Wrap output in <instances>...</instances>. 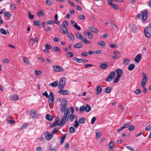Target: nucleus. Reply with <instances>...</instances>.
I'll use <instances>...</instances> for the list:
<instances>
[{
	"instance_id": "nucleus-35",
	"label": "nucleus",
	"mask_w": 151,
	"mask_h": 151,
	"mask_svg": "<svg viewBox=\"0 0 151 151\" xmlns=\"http://www.w3.org/2000/svg\"><path fill=\"white\" fill-rule=\"evenodd\" d=\"M121 77H120V76H116L115 78V79H114V83H117L118 82L119 79Z\"/></svg>"
},
{
	"instance_id": "nucleus-10",
	"label": "nucleus",
	"mask_w": 151,
	"mask_h": 151,
	"mask_svg": "<svg viewBox=\"0 0 151 151\" xmlns=\"http://www.w3.org/2000/svg\"><path fill=\"white\" fill-rule=\"evenodd\" d=\"M144 32L146 37L147 38H149L151 36V34L148 32V28L146 27L144 29Z\"/></svg>"
},
{
	"instance_id": "nucleus-47",
	"label": "nucleus",
	"mask_w": 151,
	"mask_h": 151,
	"mask_svg": "<svg viewBox=\"0 0 151 151\" xmlns=\"http://www.w3.org/2000/svg\"><path fill=\"white\" fill-rule=\"evenodd\" d=\"M28 15L29 17V18L31 19H33L34 16L33 15H32L31 14V12L29 11L28 12Z\"/></svg>"
},
{
	"instance_id": "nucleus-46",
	"label": "nucleus",
	"mask_w": 151,
	"mask_h": 151,
	"mask_svg": "<svg viewBox=\"0 0 151 151\" xmlns=\"http://www.w3.org/2000/svg\"><path fill=\"white\" fill-rule=\"evenodd\" d=\"M73 26L78 30H81V27L78 26V25L76 23H74V24L73 25Z\"/></svg>"
},
{
	"instance_id": "nucleus-36",
	"label": "nucleus",
	"mask_w": 151,
	"mask_h": 151,
	"mask_svg": "<svg viewBox=\"0 0 151 151\" xmlns=\"http://www.w3.org/2000/svg\"><path fill=\"white\" fill-rule=\"evenodd\" d=\"M85 117H82L79 120V122L80 124H83L85 122Z\"/></svg>"
},
{
	"instance_id": "nucleus-12",
	"label": "nucleus",
	"mask_w": 151,
	"mask_h": 151,
	"mask_svg": "<svg viewBox=\"0 0 151 151\" xmlns=\"http://www.w3.org/2000/svg\"><path fill=\"white\" fill-rule=\"evenodd\" d=\"M59 91V93L62 95H65L68 94L69 93V91L68 90H63V89H60Z\"/></svg>"
},
{
	"instance_id": "nucleus-2",
	"label": "nucleus",
	"mask_w": 151,
	"mask_h": 151,
	"mask_svg": "<svg viewBox=\"0 0 151 151\" xmlns=\"http://www.w3.org/2000/svg\"><path fill=\"white\" fill-rule=\"evenodd\" d=\"M42 95L45 96L47 98H49L48 102L49 104L53 103L54 100V96L52 92H50L49 96L48 95L46 91H45L44 93H43Z\"/></svg>"
},
{
	"instance_id": "nucleus-48",
	"label": "nucleus",
	"mask_w": 151,
	"mask_h": 151,
	"mask_svg": "<svg viewBox=\"0 0 151 151\" xmlns=\"http://www.w3.org/2000/svg\"><path fill=\"white\" fill-rule=\"evenodd\" d=\"M1 32L2 34L6 35V30L3 28H1L0 29Z\"/></svg>"
},
{
	"instance_id": "nucleus-59",
	"label": "nucleus",
	"mask_w": 151,
	"mask_h": 151,
	"mask_svg": "<svg viewBox=\"0 0 151 151\" xmlns=\"http://www.w3.org/2000/svg\"><path fill=\"white\" fill-rule=\"evenodd\" d=\"M151 129V125H147L145 128V130L147 131H150Z\"/></svg>"
},
{
	"instance_id": "nucleus-29",
	"label": "nucleus",
	"mask_w": 151,
	"mask_h": 151,
	"mask_svg": "<svg viewBox=\"0 0 151 151\" xmlns=\"http://www.w3.org/2000/svg\"><path fill=\"white\" fill-rule=\"evenodd\" d=\"M129 60L127 58H125L123 60V63L124 64L126 65H128L129 63Z\"/></svg>"
},
{
	"instance_id": "nucleus-1",
	"label": "nucleus",
	"mask_w": 151,
	"mask_h": 151,
	"mask_svg": "<svg viewBox=\"0 0 151 151\" xmlns=\"http://www.w3.org/2000/svg\"><path fill=\"white\" fill-rule=\"evenodd\" d=\"M64 112V115L62 117L60 122V126L61 127L63 126L65 124L66 121L68 120L70 114V111L69 109H67L66 111Z\"/></svg>"
},
{
	"instance_id": "nucleus-45",
	"label": "nucleus",
	"mask_w": 151,
	"mask_h": 151,
	"mask_svg": "<svg viewBox=\"0 0 151 151\" xmlns=\"http://www.w3.org/2000/svg\"><path fill=\"white\" fill-rule=\"evenodd\" d=\"M59 50L60 49L59 47L57 46L53 47L52 49V51L53 52H57L59 51Z\"/></svg>"
},
{
	"instance_id": "nucleus-16",
	"label": "nucleus",
	"mask_w": 151,
	"mask_h": 151,
	"mask_svg": "<svg viewBox=\"0 0 151 151\" xmlns=\"http://www.w3.org/2000/svg\"><path fill=\"white\" fill-rule=\"evenodd\" d=\"M108 66V64L107 63L105 62L101 64L100 65V68L102 69H105Z\"/></svg>"
},
{
	"instance_id": "nucleus-40",
	"label": "nucleus",
	"mask_w": 151,
	"mask_h": 151,
	"mask_svg": "<svg viewBox=\"0 0 151 151\" xmlns=\"http://www.w3.org/2000/svg\"><path fill=\"white\" fill-rule=\"evenodd\" d=\"M75 128L73 127H70L69 129V130L70 133H74L75 132Z\"/></svg>"
},
{
	"instance_id": "nucleus-25",
	"label": "nucleus",
	"mask_w": 151,
	"mask_h": 151,
	"mask_svg": "<svg viewBox=\"0 0 151 151\" xmlns=\"http://www.w3.org/2000/svg\"><path fill=\"white\" fill-rule=\"evenodd\" d=\"M89 29H91V31L93 32L97 33L98 32V30L96 28L94 27H88Z\"/></svg>"
},
{
	"instance_id": "nucleus-38",
	"label": "nucleus",
	"mask_w": 151,
	"mask_h": 151,
	"mask_svg": "<svg viewBox=\"0 0 151 151\" xmlns=\"http://www.w3.org/2000/svg\"><path fill=\"white\" fill-rule=\"evenodd\" d=\"M68 37L70 38L72 41H73L74 40V37L71 33L68 35Z\"/></svg>"
},
{
	"instance_id": "nucleus-6",
	"label": "nucleus",
	"mask_w": 151,
	"mask_h": 151,
	"mask_svg": "<svg viewBox=\"0 0 151 151\" xmlns=\"http://www.w3.org/2000/svg\"><path fill=\"white\" fill-rule=\"evenodd\" d=\"M52 70L54 72H62L63 69L61 67L57 65H54L52 66Z\"/></svg>"
},
{
	"instance_id": "nucleus-3",
	"label": "nucleus",
	"mask_w": 151,
	"mask_h": 151,
	"mask_svg": "<svg viewBox=\"0 0 151 151\" xmlns=\"http://www.w3.org/2000/svg\"><path fill=\"white\" fill-rule=\"evenodd\" d=\"M76 37L81 41L85 44H91V42L90 41L87 40L85 37H83L82 35L80 33L77 32L76 34Z\"/></svg>"
},
{
	"instance_id": "nucleus-61",
	"label": "nucleus",
	"mask_w": 151,
	"mask_h": 151,
	"mask_svg": "<svg viewBox=\"0 0 151 151\" xmlns=\"http://www.w3.org/2000/svg\"><path fill=\"white\" fill-rule=\"evenodd\" d=\"M63 24H62L61 25H63L65 26H67L68 25V22L67 21H63Z\"/></svg>"
},
{
	"instance_id": "nucleus-50",
	"label": "nucleus",
	"mask_w": 151,
	"mask_h": 151,
	"mask_svg": "<svg viewBox=\"0 0 151 151\" xmlns=\"http://www.w3.org/2000/svg\"><path fill=\"white\" fill-rule=\"evenodd\" d=\"M75 124L73 125V126L76 128L77 127L79 126V123L78 121L77 120H76L75 121Z\"/></svg>"
},
{
	"instance_id": "nucleus-39",
	"label": "nucleus",
	"mask_w": 151,
	"mask_h": 151,
	"mask_svg": "<svg viewBox=\"0 0 151 151\" xmlns=\"http://www.w3.org/2000/svg\"><path fill=\"white\" fill-rule=\"evenodd\" d=\"M115 75V72L114 71H112L110 73L109 76H110L113 79Z\"/></svg>"
},
{
	"instance_id": "nucleus-5",
	"label": "nucleus",
	"mask_w": 151,
	"mask_h": 151,
	"mask_svg": "<svg viewBox=\"0 0 151 151\" xmlns=\"http://www.w3.org/2000/svg\"><path fill=\"white\" fill-rule=\"evenodd\" d=\"M66 79L65 78L60 79L59 83L58 88L59 89H63L65 85Z\"/></svg>"
},
{
	"instance_id": "nucleus-51",
	"label": "nucleus",
	"mask_w": 151,
	"mask_h": 151,
	"mask_svg": "<svg viewBox=\"0 0 151 151\" xmlns=\"http://www.w3.org/2000/svg\"><path fill=\"white\" fill-rule=\"evenodd\" d=\"M58 130V129L56 128H54L51 132V134L53 135L56 133Z\"/></svg>"
},
{
	"instance_id": "nucleus-43",
	"label": "nucleus",
	"mask_w": 151,
	"mask_h": 151,
	"mask_svg": "<svg viewBox=\"0 0 151 151\" xmlns=\"http://www.w3.org/2000/svg\"><path fill=\"white\" fill-rule=\"evenodd\" d=\"M142 75L143 77L142 79L147 81V77L145 73L142 72Z\"/></svg>"
},
{
	"instance_id": "nucleus-22",
	"label": "nucleus",
	"mask_w": 151,
	"mask_h": 151,
	"mask_svg": "<svg viewBox=\"0 0 151 151\" xmlns=\"http://www.w3.org/2000/svg\"><path fill=\"white\" fill-rule=\"evenodd\" d=\"M66 134H64L61 137L60 140V144L61 145L62 144L63 142L65 139L66 136Z\"/></svg>"
},
{
	"instance_id": "nucleus-57",
	"label": "nucleus",
	"mask_w": 151,
	"mask_h": 151,
	"mask_svg": "<svg viewBox=\"0 0 151 151\" xmlns=\"http://www.w3.org/2000/svg\"><path fill=\"white\" fill-rule=\"evenodd\" d=\"M46 4L48 5H51L52 4V2L49 0H46Z\"/></svg>"
},
{
	"instance_id": "nucleus-26",
	"label": "nucleus",
	"mask_w": 151,
	"mask_h": 151,
	"mask_svg": "<svg viewBox=\"0 0 151 151\" xmlns=\"http://www.w3.org/2000/svg\"><path fill=\"white\" fill-rule=\"evenodd\" d=\"M147 81L145 80L142 79V82H141V86L142 88H144L145 86V85Z\"/></svg>"
},
{
	"instance_id": "nucleus-37",
	"label": "nucleus",
	"mask_w": 151,
	"mask_h": 151,
	"mask_svg": "<svg viewBox=\"0 0 151 151\" xmlns=\"http://www.w3.org/2000/svg\"><path fill=\"white\" fill-rule=\"evenodd\" d=\"M33 24L35 26H39L41 25V22L39 20L38 21H35L34 22Z\"/></svg>"
},
{
	"instance_id": "nucleus-27",
	"label": "nucleus",
	"mask_w": 151,
	"mask_h": 151,
	"mask_svg": "<svg viewBox=\"0 0 151 151\" xmlns=\"http://www.w3.org/2000/svg\"><path fill=\"white\" fill-rule=\"evenodd\" d=\"M135 67V66L134 64H131L128 66V70L129 71H131Z\"/></svg>"
},
{
	"instance_id": "nucleus-18",
	"label": "nucleus",
	"mask_w": 151,
	"mask_h": 151,
	"mask_svg": "<svg viewBox=\"0 0 151 151\" xmlns=\"http://www.w3.org/2000/svg\"><path fill=\"white\" fill-rule=\"evenodd\" d=\"M13 118L12 116L8 117L6 119V121L9 124H12L14 122V121L12 120Z\"/></svg>"
},
{
	"instance_id": "nucleus-28",
	"label": "nucleus",
	"mask_w": 151,
	"mask_h": 151,
	"mask_svg": "<svg viewBox=\"0 0 151 151\" xmlns=\"http://www.w3.org/2000/svg\"><path fill=\"white\" fill-rule=\"evenodd\" d=\"M46 118L47 120L50 121H52L53 119L52 117L50 115L48 114H46Z\"/></svg>"
},
{
	"instance_id": "nucleus-23",
	"label": "nucleus",
	"mask_w": 151,
	"mask_h": 151,
	"mask_svg": "<svg viewBox=\"0 0 151 151\" xmlns=\"http://www.w3.org/2000/svg\"><path fill=\"white\" fill-rule=\"evenodd\" d=\"M85 111L87 112H89L91 110V107L90 105L88 104H87L86 106H85Z\"/></svg>"
},
{
	"instance_id": "nucleus-62",
	"label": "nucleus",
	"mask_w": 151,
	"mask_h": 151,
	"mask_svg": "<svg viewBox=\"0 0 151 151\" xmlns=\"http://www.w3.org/2000/svg\"><path fill=\"white\" fill-rule=\"evenodd\" d=\"M113 79L111 78V77L109 76H108V77L106 79V81H107L109 82L111 81Z\"/></svg>"
},
{
	"instance_id": "nucleus-7",
	"label": "nucleus",
	"mask_w": 151,
	"mask_h": 151,
	"mask_svg": "<svg viewBox=\"0 0 151 151\" xmlns=\"http://www.w3.org/2000/svg\"><path fill=\"white\" fill-rule=\"evenodd\" d=\"M60 32L64 34H67L68 30L67 28L63 25H61L60 27Z\"/></svg>"
},
{
	"instance_id": "nucleus-31",
	"label": "nucleus",
	"mask_w": 151,
	"mask_h": 151,
	"mask_svg": "<svg viewBox=\"0 0 151 151\" xmlns=\"http://www.w3.org/2000/svg\"><path fill=\"white\" fill-rule=\"evenodd\" d=\"M66 56L67 57H68V58L72 57L74 55L73 54L72 52H67L66 54Z\"/></svg>"
},
{
	"instance_id": "nucleus-8",
	"label": "nucleus",
	"mask_w": 151,
	"mask_h": 151,
	"mask_svg": "<svg viewBox=\"0 0 151 151\" xmlns=\"http://www.w3.org/2000/svg\"><path fill=\"white\" fill-rule=\"evenodd\" d=\"M147 15L148 12L147 11H145L141 13V15L143 22L145 21L146 20Z\"/></svg>"
},
{
	"instance_id": "nucleus-53",
	"label": "nucleus",
	"mask_w": 151,
	"mask_h": 151,
	"mask_svg": "<svg viewBox=\"0 0 151 151\" xmlns=\"http://www.w3.org/2000/svg\"><path fill=\"white\" fill-rule=\"evenodd\" d=\"M80 111L81 112L83 111H85V106H81L80 108Z\"/></svg>"
},
{
	"instance_id": "nucleus-32",
	"label": "nucleus",
	"mask_w": 151,
	"mask_h": 151,
	"mask_svg": "<svg viewBox=\"0 0 151 151\" xmlns=\"http://www.w3.org/2000/svg\"><path fill=\"white\" fill-rule=\"evenodd\" d=\"M18 99V97L17 95H14L11 97V99L13 101L17 100Z\"/></svg>"
},
{
	"instance_id": "nucleus-19",
	"label": "nucleus",
	"mask_w": 151,
	"mask_h": 151,
	"mask_svg": "<svg viewBox=\"0 0 151 151\" xmlns=\"http://www.w3.org/2000/svg\"><path fill=\"white\" fill-rule=\"evenodd\" d=\"M55 121H56L55 122H54V123H52L51 125H50V128H52L56 126H57L58 125H60V123L59 124L58 123V120H57V119H55Z\"/></svg>"
},
{
	"instance_id": "nucleus-44",
	"label": "nucleus",
	"mask_w": 151,
	"mask_h": 151,
	"mask_svg": "<svg viewBox=\"0 0 151 151\" xmlns=\"http://www.w3.org/2000/svg\"><path fill=\"white\" fill-rule=\"evenodd\" d=\"M75 118V115L71 113L70 116V121L71 122H72L73 119H74Z\"/></svg>"
},
{
	"instance_id": "nucleus-11",
	"label": "nucleus",
	"mask_w": 151,
	"mask_h": 151,
	"mask_svg": "<svg viewBox=\"0 0 151 151\" xmlns=\"http://www.w3.org/2000/svg\"><path fill=\"white\" fill-rule=\"evenodd\" d=\"M142 56L141 54H138L134 58V60L136 63H138L139 62Z\"/></svg>"
},
{
	"instance_id": "nucleus-4",
	"label": "nucleus",
	"mask_w": 151,
	"mask_h": 151,
	"mask_svg": "<svg viewBox=\"0 0 151 151\" xmlns=\"http://www.w3.org/2000/svg\"><path fill=\"white\" fill-rule=\"evenodd\" d=\"M67 105V100L66 99H63L61 101V110L62 113H63L64 112L66 111L67 109H69L68 108H66Z\"/></svg>"
},
{
	"instance_id": "nucleus-13",
	"label": "nucleus",
	"mask_w": 151,
	"mask_h": 151,
	"mask_svg": "<svg viewBox=\"0 0 151 151\" xmlns=\"http://www.w3.org/2000/svg\"><path fill=\"white\" fill-rule=\"evenodd\" d=\"M96 91L95 93L96 95H97L99 94H100L102 91V88L99 85L96 87Z\"/></svg>"
},
{
	"instance_id": "nucleus-21",
	"label": "nucleus",
	"mask_w": 151,
	"mask_h": 151,
	"mask_svg": "<svg viewBox=\"0 0 151 151\" xmlns=\"http://www.w3.org/2000/svg\"><path fill=\"white\" fill-rule=\"evenodd\" d=\"M66 134H64L61 137L60 140V144L61 145L62 144L63 142L65 139L66 136Z\"/></svg>"
},
{
	"instance_id": "nucleus-55",
	"label": "nucleus",
	"mask_w": 151,
	"mask_h": 151,
	"mask_svg": "<svg viewBox=\"0 0 151 151\" xmlns=\"http://www.w3.org/2000/svg\"><path fill=\"white\" fill-rule=\"evenodd\" d=\"M45 47L47 49H50L52 48V47L50 45L48 44H47L45 45Z\"/></svg>"
},
{
	"instance_id": "nucleus-15",
	"label": "nucleus",
	"mask_w": 151,
	"mask_h": 151,
	"mask_svg": "<svg viewBox=\"0 0 151 151\" xmlns=\"http://www.w3.org/2000/svg\"><path fill=\"white\" fill-rule=\"evenodd\" d=\"M115 71L117 74L116 76H119L120 77H121V75L122 74V71L121 69H117L115 70Z\"/></svg>"
},
{
	"instance_id": "nucleus-14",
	"label": "nucleus",
	"mask_w": 151,
	"mask_h": 151,
	"mask_svg": "<svg viewBox=\"0 0 151 151\" xmlns=\"http://www.w3.org/2000/svg\"><path fill=\"white\" fill-rule=\"evenodd\" d=\"M31 113H30V115L32 118H36L37 116V114L36 113V112L37 111L32 110H31Z\"/></svg>"
},
{
	"instance_id": "nucleus-33",
	"label": "nucleus",
	"mask_w": 151,
	"mask_h": 151,
	"mask_svg": "<svg viewBox=\"0 0 151 151\" xmlns=\"http://www.w3.org/2000/svg\"><path fill=\"white\" fill-rule=\"evenodd\" d=\"M37 14L38 16L39 17H41L42 15V16H44L45 15L43 11L42 10H40L39 11V12L37 13Z\"/></svg>"
},
{
	"instance_id": "nucleus-24",
	"label": "nucleus",
	"mask_w": 151,
	"mask_h": 151,
	"mask_svg": "<svg viewBox=\"0 0 151 151\" xmlns=\"http://www.w3.org/2000/svg\"><path fill=\"white\" fill-rule=\"evenodd\" d=\"M59 84L58 82V81H56L54 83H50V85L52 87H57Z\"/></svg>"
},
{
	"instance_id": "nucleus-17",
	"label": "nucleus",
	"mask_w": 151,
	"mask_h": 151,
	"mask_svg": "<svg viewBox=\"0 0 151 151\" xmlns=\"http://www.w3.org/2000/svg\"><path fill=\"white\" fill-rule=\"evenodd\" d=\"M74 46L75 48H80L83 47V44L81 42L78 43L74 45Z\"/></svg>"
},
{
	"instance_id": "nucleus-9",
	"label": "nucleus",
	"mask_w": 151,
	"mask_h": 151,
	"mask_svg": "<svg viewBox=\"0 0 151 151\" xmlns=\"http://www.w3.org/2000/svg\"><path fill=\"white\" fill-rule=\"evenodd\" d=\"M45 136L46 139L48 141L50 140L53 137L52 134H50L48 131H47L45 133Z\"/></svg>"
},
{
	"instance_id": "nucleus-30",
	"label": "nucleus",
	"mask_w": 151,
	"mask_h": 151,
	"mask_svg": "<svg viewBox=\"0 0 151 151\" xmlns=\"http://www.w3.org/2000/svg\"><path fill=\"white\" fill-rule=\"evenodd\" d=\"M111 88L110 87H107L105 89V92L106 93H109L111 92Z\"/></svg>"
},
{
	"instance_id": "nucleus-49",
	"label": "nucleus",
	"mask_w": 151,
	"mask_h": 151,
	"mask_svg": "<svg viewBox=\"0 0 151 151\" xmlns=\"http://www.w3.org/2000/svg\"><path fill=\"white\" fill-rule=\"evenodd\" d=\"M98 44L100 45H101L102 46H105L106 45L105 43L103 41H102L100 42H98Z\"/></svg>"
},
{
	"instance_id": "nucleus-64",
	"label": "nucleus",
	"mask_w": 151,
	"mask_h": 151,
	"mask_svg": "<svg viewBox=\"0 0 151 151\" xmlns=\"http://www.w3.org/2000/svg\"><path fill=\"white\" fill-rule=\"evenodd\" d=\"M126 147L128 149L130 150L131 151H135L134 149L131 147L129 146H127Z\"/></svg>"
},
{
	"instance_id": "nucleus-52",
	"label": "nucleus",
	"mask_w": 151,
	"mask_h": 151,
	"mask_svg": "<svg viewBox=\"0 0 151 151\" xmlns=\"http://www.w3.org/2000/svg\"><path fill=\"white\" fill-rule=\"evenodd\" d=\"M58 15L57 14H56L55 15V20H54L53 21H54V23H55L56 24H58V23L57 22V21L58 19Z\"/></svg>"
},
{
	"instance_id": "nucleus-20",
	"label": "nucleus",
	"mask_w": 151,
	"mask_h": 151,
	"mask_svg": "<svg viewBox=\"0 0 151 151\" xmlns=\"http://www.w3.org/2000/svg\"><path fill=\"white\" fill-rule=\"evenodd\" d=\"M108 146L109 148L111 150H113L114 146V142L112 141L110 142Z\"/></svg>"
},
{
	"instance_id": "nucleus-41",
	"label": "nucleus",
	"mask_w": 151,
	"mask_h": 151,
	"mask_svg": "<svg viewBox=\"0 0 151 151\" xmlns=\"http://www.w3.org/2000/svg\"><path fill=\"white\" fill-rule=\"evenodd\" d=\"M101 132L99 131L96 133V139H99L101 136Z\"/></svg>"
},
{
	"instance_id": "nucleus-54",
	"label": "nucleus",
	"mask_w": 151,
	"mask_h": 151,
	"mask_svg": "<svg viewBox=\"0 0 151 151\" xmlns=\"http://www.w3.org/2000/svg\"><path fill=\"white\" fill-rule=\"evenodd\" d=\"M35 73L37 75L40 76L41 74V72L40 71H37V70H35Z\"/></svg>"
},
{
	"instance_id": "nucleus-58",
	"label": "nucleus",
	"mask_w": 151,
	"mask_h": 151,
	"mask_svg": "<svg viewBox=\"0 0 151 151\" xmlns=\"http://www.w3.org/2000/svg\"><path fill=\"white\" fill-rule=\"evenodd\" d=\"M130 124L129 123H127L125 124L122 127L124 128V129L128 127Z\"/></svg>"
},
{
	"instance_id": "nucleus-42",
	"label": "nucleus",
	"mask_w": 151,
	"mask_h": 151,
	"mask_svg": "<svg viewBox=\"0 0 151 151\" xmlns=\"http://www.w3.org/2000/svg\"><path fill=\"white\" fill-rule=\"evenodd\" d=\"M111 6L112 8L114 9H119V6L117 5L113 4Z\"/></svg>"
},
{
	"instance_id": "nucleus-63",
	"label": "nucleus",
	"mask_w": 151,
	"mask_h": 151,
	"mask_svg": "<svg viewBox=\"0 0 151 151\" xmlns=\"http://www.w3.org/2000/svg\"><path fill=\"white\" fill-rule=\"evenodd\" d=\"M141 91L140 89H138L135 90L134 93L136 94H138L140 93Z\"/></svg>"
},
{
	"instance_id": "nucleus-60",
	"label": "nucleus",
	"mask_w": 151,
	"mask_h": 151,
	"mask_svg": "<svg viewBox=\"0 0 151 151\" xmlns=\"http://www.w3.org/2000/svg\"><path fill=\"white\" fill-rule=\"evenodd\" d=\"M28 126V124H23L22 127H21L20 129L21 130H22L24 128H26Z\"/></svg>"
},
{
	"instance_id": "nucleus-34",
	"label": "nucleus",
	"mask_w": 151,
	"mask_h": 151,
	"mask_svg": "<svg viewBox=\"0 0 151 151\" xmlns=\"http://www.w3.org/2000/svg\"><path fill=\"white\" fill-rule=\"evenodd\" d=\"M22 60L25 63L27 64H29V60L26 57H23L22 58Z\"/></svg>"
},
{
	"instance_id": "nucleus-56",
	"label": "nucleus",
	"mask_w": 151,
	"mask_h": 151,
	"mask_svg": "<svg viewBox=\"0 0 151 151\" xmlns=\"http://www.w3.org/2000/svg\"><path fill=\"white\" fill-rule=\"evenodd\" d=\"M87 35L88 36V37L90 39H91L93 37V35L91 32H89V33H88Z\"/></svg>"
}]
</instances>
